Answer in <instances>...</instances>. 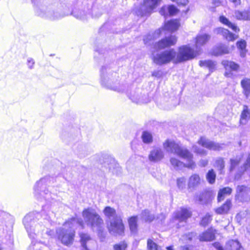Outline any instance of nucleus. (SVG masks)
Returning a JSON list of instances; mask_svg holds the SVG:
<instances>
[{
  "label": "nucleus",
  "instance_id": "nucleus-1",
  "mask_svg": "<svg viewBox=\"0 0 250 250\" xmlns=\"http://www.w3.org/2000/svg\"><path fill=\"white\" fill-rule=\"evenodd\" d=\"M163 146L167 152L173 153L187 161V163L185 164L176 158H171L170 164L176 170H182L183 167L193 170L195 167L196 164L193 160V154L186 147L171 140H166Z\"/></svg>",
  "mask_w": 250,
  "mask_h": 250
},
{
  "label": "nucleus",
  "instance_id": "nucleus-2",
  "mask_svg": "<svg viewBox=\"0 0 250 250\" xmlns=\"http://www.w3.org/2000/svg\"><path fill=\"white\" fill-rule=\"evenodd\" d=\"M78 227L81 229L84 228V223L81 218L75 217L68 220L63 224V228L56 230L58 239L65 245L72 244L75 236V229Z\"/></svg>",
  "mask_w": 250,
  "mask_h": 250
},
{
  "label": "nucleus",
  "instance_id": "nucleus-3",
  "mask_svg": "<svg viewBox=\"0 0 250 250\" xmlns=\"http://www.w3.org/2000/svg\"><path fill=\"white\" fill-rule=\"evenodd\" d=\"M116 75V73H111L109 69L103 67L101 70V84L108 89L118 92H124L126 86L125 84H120L117 82L115 79Z\"/></svg>",
  "mask_w": 250,
  "mask_h": 250
},
{
  "label": "nucleus",
  "instance_id": "nucleus-4",
  "mask_svg": "<svg viewBox=\"0 0 250 250\" xmlns=\"http://www.w3.org/2000/svg\"><path fill=\"white\" fill-rule=\"evenodd\" d=\"M84 223L92 229H99L104 224V221L96 211L91 208L84 209L82 212Z\"/></svg>",
  "mask_w": 250,
  "mask_h": 250
},
{
  "label": "nucleus",
  "instance_id": "nucleus-5",
  "mask_svg": "<svg viewBox=\"0 0 250 250\" xmlns=\"http://www.w3.org/2000/svg\"><path fill=\"white\" fill-rule=\"evenodd\" d=\"M39 216L40 214L38 213L36 214L33 212L30 213L26 215L23 220V223L29 236L33 239H35L36 236L39 235L41 230L42 229V228H44L38 224L35 225L34 228L32 229L35 222V217H37Z\"/></svg>",
  "mask_w": 250,
  "mask_h": 250
},
{
  "label": "nucleus",
  "instance_id": "nucleus-6",
  "mask_svg": "<svg viewBox=\"0 0 250 250\" xmlns=\"http://www.w3.org/2000/svg\"><path fill=\"white\" fill-rule=\"evenodd\" d=\"M47 178H42L36 183L34 186V194L38 200L42 201L44 199L50 202L53 199L52 194L47 188Z\"/></svg>",
  "mask_w": 250,
  "mask_h": 250
},
{
  "label": "nucleus",
  "instance_id": "nucleus-7",
  "mask_svg": "<svg viewBox=\"0 0 250 250\" xmlns=\"http://www.w3.org/2000/svg\"><path fill=\"white\" fill-rule=\"evenodd\" d=\"M199 54L198 50H194L188 45H183L179 47L174 61L175 62H183L193 59Z\"/></svg>",
  "mask_w": 250,
  "mask_h": 250
},
{
  "label": "nucleus",
  "instance_id": "nucleus-8",
  "mask_svg": "<svg viewBox=\"0 0 250 250\" xmlns=\"http://www.w3.org/2000/svg\"><path fill=\"white\" fill-rule=\"evenodd\" d=\"M176 55V52L171 49L162 52L160 53L153 54V60L158 65L167 64L174 59Z\"/></svg>",
  "mask_w": 250,
  "mask_h": 250
},
{
  "label": "nucleus",
  "instance_id": "nucleus-9",
  "mask_svg": "<svg viewBox=\"0 0 250 250\" xmlns=\"http://www.w3.org/2000/svg\"><path fill=\"white\" fill-rule=\"evenodd\" d=\"M161 0H144L143 4L136 8L135 13L140 16L149 15L161 3Z\"/></svg>",
  "mask_w": 250,
  "mask_h": 250
},
{
  "label": "nucleus",
  "instance_id": "nucleus-10",
  "mask_svg": "<svg viewBox=\"0 0 250 250\" xmlns=\"http://www.w3.org/2000/svg\"><path fill=\"white\" fill-rule=\"evenodd\" d=\"M108 229L110 233L115 235H122L124 233L125 227L122 216H117L110 220Z\"/></svg>",
  "mask_w": 250,
  "mask_h": 250
},
{
  "label": "nucleus",
  "instance_id": "nucleus-11",
  "mask_svg": "<svg viewBox=\"0 0 250 250\" xmlns=\"http://www.w3.org/2000/svg\"><path fill=\"white\" fill-rule=\"evenodd\" d=\"M142 90L138 88L132 90L129 93H127L129 98L134 103L137 104L147 103L149 101V98L147 94H142Z\"/></svg>",
  "mask_w": 250,
  "mask_h": 250
},
{
  "label": "nucleus",
  "instance_id": "nucleus-12",
  "mask_svg": "<svg viewBox=\"0 0 250 250\" xmlns=\"http://www.w3.org/2000/svg\"><path fill=\"white\" fill-rule=\"evenodd\" d=\"M215 195V192L210 189H206L196 196V201L201 205L209 204Z\"/></svg>",
  "mask_w": 250,
  "mask_h": 250
},
{
  "label": "nucleus",
  "instance_id": "nucleus-13",
  "mask_svg": "<svg viewBox=\"0 0 250 250\" xmlns=\"http://www.w3.org/2000/svg\"><path fill=\"white\" fill-rule=\"evenodd\" d=\"M236 199L242 202L250 200V188L244 186H238L236 188Z\"/></svg>",
  "mask_w": 250,
  "mask_h": 250
},
{
  "label": "nucleus",
  "instance_id": "nucleus-14",
  "mask_svg": "<svg viewBox=\"0 0 250 250\" xmlns=\"http://www.w3.org/2000/svg\"><path fill=\"white\" fill-rule=\"evenodd\" d=\"M180 26V23L179 20H172L165 23L164 29L170 32H173L178 30ZM163 30V29H159L156 31L154 33L153 38L159 37Z\"/></svg>",
  "mask_w": 250,
  "mask_h": 250
},
{
  "label": "nucleus",
  "instance_id": "nucleus-15",
  "mask_svg": "<svg viewBox=\"0 0 250 250\" xmlns=\"http://www.w3.org/2000/svg\"><path fill=\"white\" fill-rule=\"evenodd\" d=\"M177 38L175 36L167 37L155 44V48L157 49H163L169 47L176 44Z\"/></svg>",
  "mask_w": 250,
  "mask_h": 250
},
{
  "label": "nucleus",
  "instance_id": "nucleus-16",
  "mask_svg": "<svg viewBox=\"0 0 250 250\" xmlns=\"http://www.w3.org/2000/svg\"><path fill=\"white\" fill-rule=\"evenodd\" d=\"M198 143L202 146L212 150H220L223 148V145H221L204 137H201L198 140Z\"/></svg>",
  "mask_w": 250,
  "mask_h": 250
},
{
  "label": "nucleus",
  "instance_id": "nucleus-17",
  "mask_svg": "<svg viewBox=\"0 0 250 250\" xmlns=\"http://www.w3.org/2000/svg\"><path fill=\"white\" fill-rule=\"evenodd\" d=\"M36 13L41 17L48 18L51 20H55L62 17L57 12L48 8L38 9Z\"/></svg>",
  "mask_w": 250,
  "mask_h": 250
},
{
  "label": "nucleus",
  "instance_id": "nucleus-18",
  "mask_svg": "<svg viewBox=\"0 0 250 250\" xmlns=\"http://www.w3.org/2000/svg\"><path fill=\"white\" fill-rule=\"evenodd\" d=\"M105 161L104 164L105 168L104 170L118 172L121 170V167L115 159L111 156H107L105 158Z\"/></svg>",
  "mask_w": 250,
  "mask_h": 250
},
{
  "label": "nucleus",
  "instance_id": "nucleus-19",
  "mask_svg": "<svg viewBox=\"0 0 250 250\" xmlns=\"http://www.w3.org/2000/svg\"><path fill=\"white\" fill-rule=\"evenodd\" d=\"M222 64L226 69L225 75L227 77H231L232 76L231 71L237 72L240 67L235 62L227 60L223 61Z\"/></svg>",
  "mask_w": 250,
  "mask_h": 250
},
{
  "label": "nucleus",
  "instance_id": "nucleus-20",
  "mask_svg": "<svg viewBox=\"0 0 250 250\" xmlns=\"http://www.w3.org/2000/svg\"><path fill=\"white\" fill-rule=\"evenodd\" d=\"M191 215V212L187 208H181L175 213L174 218L179 222L186 221Z\"/></svg>",
  "mask_w": 250,
  "mask_h": 250
},
{
  "label": "nucleus",
  "instance_id": "nucleus-21",
  "mask_svg": "<svg viewBox=\"0 0 250 250\" xmlns=\"http://www.w3.org/2000/svg\"><path fill=\"white\" fill-rule=\"evenodd\" d=\"M214 32L217 34H220L229 41H233L237 38V36L230 33L228 30L223 28L219 27L214 30Z\"/></svg>",
  "mask_w": 250,
  "mask_h": 250
},
{
  "label": "nucleus",
  "instance_id": "nucleus-22",
  "mask_svg": "<svg viewBox=\"0 0 250 250\" xmlns=\"http://www.w3.org/2000/svg\"><path fill=\"white\" fill-rule=\"evenodd\" d=\"M164 157V152L159 148H155L152 150L149 155V160L151 162H158Z\"/></svg>",
  "mask_w": 250,
  "mask_h": 250
},
{
  "label": "nucleus",
  "instance_id": "nucleus-23",
  "mask_svg": "<svg viewBox=\"0 0 250 250\" xmlns=\"http://www.w3.org/2000/svg\"><path fill=\"white\" fill-rule=\"evenodd\" d=\"M210 36L208 34L198 35L195 39V46L196 50L200 54V47L204 45L210 39Z\"/></svg>",
  "mask_w": 250,
  "mask_h": 250
},
{
  "label": "nucleus",
  "instance_id": "nucleus-24",
  "mask_svg": "<svg viewBox=\"0 0 250 250\" xmlns=\"http://www.w3.org/2000/svg\"><path fill=\"white\" fill-rule=\"evenodd\" d=\"M250 120V109L248 106L244 105L241 112L239 123L240 125H245Z\"/></svg>",
  "mask_w": 250,
  "mask_h": 250
},
{
  "label": "nucleus",
  "instance_id": "nucleus-25",
  "mask_svg": "<svg viewBox=\"0 0 250 250\" xmlns=\"http://www.w3.org/2000/svg\"><path fill=\"white\" fill-rule=\"evenodd\" d=\"M177 12L178 9L175 6L173 5H169L168 6H163L160 10V14L165 17L168 15L173 16L175 15Z\"/></svg>",
  "mask_w": 250,
  "mask_h": 250
},
{
  "label": "nucleus",
  "instance_id": "nucleus-26",
  "mask_svg": "<svg viewBox=\"0 0 250 250\" xmlns=\"http://www.w3.org/2000/svg\"><path fill=\"white\" fill-rule=\"evenodd\" d=\"M215 238V232L212 229H209L199 236L201 241H210Z\"/></svg>",
  "mask_w": 250,
  "mask_h": 250
},
{
  "label": "nucleus",
  "instance_id": "nucleus-27",
  "mask_svg": "<svg viewBox=\"0 0 250 250\" xmlns=\"http://www.w3.org/2000/svg\"><path fill=\"white\" fill-rule=\"evenodd\" d=\"M103 212L109 221L115 219L117 216H121L120 215L117 214L116 210L110 207H106L104 209Z\"/></svg>",
  "mask_w": 250,
  "mask_h": 250
},
{
  "label": "nucleus",
  "instance_id": "nucleus-28",
  "mask_svg": "<svg viewBox=\"0 0 250 250\" xmlns=\"http://www.w3.org/2000/svg\"><path fill=\"white\" fill-rule=\"evenodd\" d=\"M231 207V201L230 200H227L222 206L215 209V212L218 214H226L228 212Z\"/></svg>",
  "mask_w": 250,
  "mask_h": 250
},
{
  "label": "nucleus",
  "instance_id": "nucleus-29",
  "mask_svg": "<svg viewBox=\"0 0 250 250\" xmlns=\"http://www.w3.org/2000/svg\"><path fill=\"white\" fill-rule=\"evenodd\" d=\"M229 52L228 47L222 44H220L215 46L212 51V53L215 56L228 54Z\"/></svg>",
  "mask_w": 250,
  "mask_h": 250
},
{
  "label": "nucleus",
  "instance_id": "nucleus-30",
  "mask_svg": "<svg viewBox=\"0 0 250 250\" xmlns=\"http://www.w3.org/2000/svg\"><path fill=\"white\" fill-rule=\"evenodd\" d=\"M232 189L229 187H226L219 190L218 193L217 200L218 202L223 201L226 196L230 195L232 192Z\"/></svg>",
  "mask_w": 250,
  "mask_h": 250
},
{
  "label": "nucleus",
  "instance_id": "nucleus-31",
  "mask_svg": "<svg viewBox=\"0 0 250 250\" xmlns=\"http://www.w3.org/2000/svg\"><path fill=\"white\" fill-rule=\"evenodd\" d=\"M128 224L131 232L136 234L138 230L137 217L132 216L128 219Z\"/></svg>",
  "mask_w": 250,
  "mask_h": 250
},
{
  "label": "nucleus",
  "instance_id": "nucleus-32",
  "mask_svg": "<svg viewBox=\"0 0 250 250\" xmlns=\"http://www.w3.org/2000/svg\"><path fill=\"white\" fill-rule=\"evenodd\" d=\"M234 16L238 20H250V11H236Z\"/></svg>",
  "mask_w": 250,
  "mask_h": 250
},
{
  "label": "nucleus",
  "instance_id": "nucleus-33",
  "mask_svg": "<svg viewBox=\"0 0 250 250\" xmlns=\"http://www.w3.org/2000/svg\"><path fill=\"white\" fill-rule=\"evenodd\" d=\"M241 86L245 95L248 97L250 94V79L245 78L241 81Z\"/></svg>",
  "mask_w": 250,
  "mask_h": 250
},
{
  "label": "nucleus",
  "instance_id": "nucleus-34",
  "mask_svg": "<svg viewBox=\"0 0 250 250\" xmlns=\"http://www.w3.org/2000/svg\"><path fill=\"white\" fill-rule=\"evenodd\" d=\"M226 250H243V249L237 241L231 240L227 243Z\"/></svg>",
  "mask_w": 250,
  "mask_h": 250
},
{
  "label": "nucleus",
  "instance_id": "nucleus-35",
  "mask_svg": "<svg viewBox=\"0 0 250 250\" xmlns=\"http://www.w3.org/2000/svg\"><path fill=\"white\" fill-rule=\"evenodd\" d=\"M199 65L202 67L208 68L209 71L212 72L215 67L216 63L211 60L200 61Z\"/></svg>",
  "mask_w": 250,
  "mask_h": 250
},
{
  "label": "nucleus",
  "instance_id": "nucleus-36",
  "mask_svg": "<svg viewBox=\"0 0 250 250\" xmlns=\"http://www.w3.org/2000/svg\"><path fill=\"white\" fill-rule=\"evenodd\" d=\"M220 21L222 23L227 25L229 27L231 28L234 31L237 32L239 31L238 27L234 24L231 23L226 17L224 16L220 17Z\"/></svg>",
  "mask_w": 250,
  "mask_h": 250
},
{
  "label": "nucleus",
  "instance_id": "nucleus-37",
  "mask_svg": "<svg viewBox=\"0 0 250 250\" xmlns=\"http://www.w3.org/2000/svg\"><path fill=\"white\" fill-rule=\"evenodd\" d=\"M154 216L150 213L148 210H145L141 213V218L146 222H150L154 219Z\"/></svg>",
  "mask_w": 250,
  "mask_h": 250
},
{
  "label": "nucleus",
  "instance_id": "nucleus-38",
  "mask_svg": "<svg viewBox=\"0 0 250 250\" xmlns=\"http://www.w3.org/2000/svg\"><path fill=\"white\" fill-rule=\"evenodd\" d=\"M214 167L217 170H222L225 167L224 160L221 158L216 159L214 164Z\"/></svg>",
  "mask_w": 250,
  "mask_h": 250
},
{
  "label": "nucleus",
  "instance_id": "nucleus-39",
  "mask_svg": "<svg viewBox=\"0 0 250 250\" xmlns=\"http://www.w3.org/2000/svg\"><path fill=\"white\" fill-rule=\"evenodd\" d=\"M200 182V178L197 174H194L191 176L189 180L188 186L189 187H193L197 185Z\"/></svg>",
  "mask_w": 250,
  "mask_h": 250
},
{
  "label": "nucleus",
  "instance_id": "nucleus-40",
  "mask_svg": "<svg viewBox=\"0 0 250 250\" xmlns=\"http://www.w3.org/2000/svg\"><path fill=\"white\" fill-rule=\"evenodd\" d=\"M142 139L144 143L149 144L152 142V136L147 131H144L142 135Z\"/></svg>",
  "mask_w": 250,
  "mask_h": 250
},
{
  "label": "nucleus",
  "instance_id": "nucleus-41",
  "mask_svg": "<svg viewBox=\"0 0 250 250\" xmlns=\"http://www.w3.org/2000/svg\"><path fill=\"white\" fill-rule=\"evenodd\" d=\"M237 47L241 50L240 54L241 57H244L246 54L245 48L246 42L245 41H241L237 42Z\"/></svg>",
  "mask_w": 250,
  "mask_h": 250
},
{
  "label": "nucleus",
  "instance_id": "nucleus-42",
  "mask_svg": "<svg viewBox=\"0 0 250 250\" xmlns=\"http://www.w3.org/2000/svg\"><path fill=\"white\" fill-rule=\"evenodd\" d=\"M81 243L83 247H85L86 242L90 240L89 235L85 233H80Z\"/></svg>",
  "mask_w": 250,
  "mask_h": 250
},
{
  "label": "nucleus",
  "instance_id": "nucleus-43",
  "mask_svg": "<svg viewBox=\"0 0 250 250\" xmlns=\"http://www.w3.org/2000/svg\"><path fill=\"white\" fill-rule=\"evenodd\" d=\"M147 247L148 250H160V247L149 239L147 240Z\"/></svg>",
  "mask_w": 250,
  "mask_h": 250
},
{
  "label": "nucleus",
  "instance_id": "nucleus-44",
  "mask_svg": "<svg viewBox=\"0 0 250 250\" xmlns=\"http://www.w3.org/2000/svg\"><path fill=\"white\" fill-rule=\"evenodd\" d=\"M192 150L195 153L201 155H206L207 154V151L204 149L203 148H199L196 145L192 146Z\"/></svg>",
  "mask_w": 250,
  "mask_h": 250
},
{
  "label": "nucleus",
  "instance_id": "nucleus-45",
  "mask_svg": "<svg viewBox=\"0 0 250 250\" xmlns=\"http://www.w3.org/2000/svg\"><path fill=\"white\" fill-rule=\"evenodd\" d=\"M240 162V158L231 159L230 160V166L229 168L230 171L235 170V168L238 166Z\"/></svg>",
  "mask_w": 250,
  "mask_h": 250
},
{
  "label": "nucleus",
  "instance_id": "nucleus-46",
  "mask_svg": "<svg viewBox=\"0 0 250 250\" xmlns=\"http://www.w3.org/2000/svg\"><path fill=\"white\" fill-rule=\"evenodd\" d=\"M241 168L243 171L250 170V153L248 154L246 160L243 164V167Z\"/></svg>",
  "mask_w": 250,
  "mask_h": 250
},
{
  "label": "nucleus",
  "instance_id": "nucleus-47",
  "mask_svg": "<svg viewBox=\"0 0 250 250\" xmlns=\"http://www.w3.org/2000/svg\"><path fill=\"white\" fill-rule=\"evenodd\" d=\"M72 14L77 19L83 20L84 18V12L82 11H73Z\"/></svg>",
  "mask_w": 250,
  "mask_h": 250
},
{
  "label": "nucleus",
  "instance_id": "nucleus-48",
  "mask_svg": "<svg viewBox=\"0 0 250 250\" xmlns=\"http://www.w3.org/2000/svg\"><path fill=\"white\" fill-rule=\"evenodd\" d=\"M127 244L124 242H121L114 245L113 249L114 250H125Z\"/></svg>",
  "mask_w": 250,
  "mask_h": 250
},
{
  "label": "nucleus",
  "instance_id": "nucleus-49",
  "mask_svg": "<svg viewBox=\"0 0 250 250\" xmlns=\"http://www.w3.org/2000/svg\"><path fill=\"white\" fill-rule=\"evenodd\" d=\"M206 178L208 182L212 184L215 182L216 175L215 173H207Z\"/></svg>",
  "mask_w": 250,
  "mask_h": 250
},
{
  "label": "nucleus",
  "instance_id": "nucleus-50",
  "mask_svg": "<svg viewBox=\"0 0 250 250\" xmlns=\"http://www.w3.org/2000/svg\"><path fill=\"white\" fill-rule=\"evenodd\" d=\"M177 186L180 189H183L186 186V180L184 178H180L177 180Z\"/></svg>",
  "mask_w": 250,
  "mask_h": 250
},
{
  "label": "nucleus",
  "instance_id": "nucleus-51",
  "mask_svg": "<svg viewBox=\"0 0 250 250\" xmlns=\"http://www.w3.org/2000/svg\"><path fill=\"white\" fill-rule=\"evenodd\" d=\"M211 220V216L209 214H207L202 220L201 224L202 225L206 226Z\"/></svg>",
  "mask_w": 250,
  "mask_h": 250
},
{
  "label": "nucleus",
  "instance_id": "nucleus-52",
  "mask_svg": "<svg viewBox=\"0 0 250 250\" xmlns=\"http://www.w3.org/2000/svg\"><path fill=\"white\" fill-rule=\"evenodd\" d=\"M35 62L32 58H28L27 60V65L29 68L32 69L34 67Z\"/></svg>",
  "mask_w": 250,
  "mask_h": 250
},
{
  "label": "nucleus",
  "instance_id": "nucleus-53",
  "mask_svg": "<svg viewBox=\"0 0 250 250\" xmlns=\"http://www.w3.org/2000/svg\"><path fill=\"white\" fill-rule=\"evenodd\" d=\"M176 2L179 5H186L188 3V0H171Z\"/></svg>",
  "mask_w": 250,
  "mask_h": 250
},
{
  "label": "nucleus",
  "instance_id": "nucleus-54",
  "mask_svg": "<svg viewBox=\"0 0 250 250\" xmlns=\"http://www.w3.org/2000/svg\"><path fill=\"white\" fill-rule=\"evenodd\" d=\"M152 38V36L151 35H148L147 36L145 37L144 38V43L146 44H150V43L149 42V41H151Z\"/></svg>",
  "mask_w": 250,
  "mask_h": 250
},
{
  "label": "nucleus",
  "instance_id": "nucleus-55",
  "mask_svg": "<svg viewBox=\"0 0 250 250\" xmlns=\"http://www.w3.org/2000/svg\"><path fill=\"white\" fill-rule=\"evenodd\" d=\"M208 161L206 159H203L199 161V165L201 167H205L208 165Z\"/></svg>",
  "mask_w": 250,
  "mask_h": 250
},
{
  "label": "nucleus",
  "instance_id": "nucleus-56",
  "mask_svg": "<svg viewBox=\"0 0 250 250\" xmlns=\"http://www.w3.org/2000/svg\"><path fill=\"white\" fill-rule=\"evenodd\" d=\"M213 245L218 250H223L222 247L219 243H215Z\"/></svg>",
  "mask_w": 250,
  "mask_h": 250
},
{
  "label": "nucleus",
  "instance_id": "nucleus-57",
  "mask_svg": "<svg viewBox=\"0 0 250 250\" xmlns=\"http://www.w3.org/2000/svg\"><path fill=\"white\" fill-rule=\"evenodd\" d=\"M235 5H238L241 4L240 0H230Z\"/></svg>",
  "mask_w": 250,
  "mask_h": 250
},
{
  "label": "nucleus",
  "instance_id": "nucleus-58",
  "mask_svg": "<svg viewBox=\"0 0 250 250\" xmlns=\"http://www.w3.org/2000/svg\"><path fill=\"white\" fill-rule=\"evenodd\" d=\"M241 173H236V175H235V179L238 180L241 176Z\"/></svg>",
  "mask_w": 250,
  "mask_h": 250
},
{
  "label": "nucleus",
  "instance_id": "nucleus-59",
  "mask_svg": "<svg viewBox=\"0 0 250 250\" xmlns=\"http://www.w3.org/2000/svg\"><path fill=\"white\" fill-rule=\"evenodd\" d=\"M219 3H220V2L219 1H217V2L214 1V5L217 6L219 5Z\"/></svg>",
  "mask_w": 250,
  "mask_h": 250
},
{
  "label": "nucleus",
  "instance_id": "nucleus-60",
  "mask_svg": "<svg viewBox=\"0 0 250 250\" xmlns=\"http://www.w3.org/2000/svg\"><path fill=\"white\" fill-rule=\"evenodd\" d=\"M167 250H172V247L171 246H169V247H167Z\"/></svg>",
  "mask_w": 250,
  "mask_h": 250
},
{
  "label": "nucleus",
  "instance_id": "nucleus-61",
  "mask_svg": "<svg viewBox=\"0 0 250 250\" xmlns=\"http://www.w3.org/2000/svg\"><path fill=\"white\" fill-rule=\"evenodd\" d=\"M161 216H162V218L161 220H162V219H164L165 218V215H164L163 214H161Z\"/></svg>",
  "mask_w": 250,
  "mask_h": 250
},
{
  "label": "nucleus",
  "instance_id": "nucleus-62",
  "mask_svg": "<svg viewBox=\"0 0 250 250\" xmlns=\"http://www.w3.org/2000/svg\"><path fill=\"white\" fill-rule=\"evenodd\" d=\"M47 233H48V234L49 235H51V233H52V231L51 230L48 231V232H47Z\"/></svg>",
  "mask_w": 250,
  "mask_h": 250
},
{
  "label": "nucleus",
  "instance_id": "nucleus-63",
  "mask_svg": "<svg viewBox=\"0 0 250 250\" xmlns=\"http://www.w3.org/2000/svg\"><path fill=\"white\" fill-rule=\"evenodd\" d=\"M208 172H214V171H213V169H211V170H209Z\"/></svg>",
  "mask_w": 250,
  "mask_h": 250
},
{
  "label": "nucleus",
  "instance_id": "nucleus-64",
  "mask_svg": "<svg viewBox=\"0 0 250 250\" xmlns=\"http://www.w3.org/2000/svg\"><path fill=\"white\" fill-rule=\"evenodd\" d=\"M185 250H189L188 248L186 247Z\"/></svg>",
  "mask_w": 250,
  "mask_h": 250
}]
</instances>
